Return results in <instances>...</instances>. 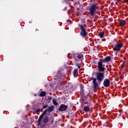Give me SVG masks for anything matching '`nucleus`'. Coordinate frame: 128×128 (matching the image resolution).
I'll return each instance as SVG.
<instances>
[{
    "label": "nucleus",
    "instance_id": "nucleus-1",
    "mask_svg": "<svg viewBox=\"0 0 128 128\" xmlns=\"http://www.w3.org/2000/svg\"><path fill=\"white\" fill-rule=\"evenodd\" d=\"M104 60L99 59L98 62L97 68L98 72H96V80H98L99 84H102V82L104 80V72L106 70V68L104 67L106 66L104 65Z\"/></svg>",
    "mask_w": 128,
    "mask_h": 128
},
{
    "label": "nucleus",
    "instance_id": "nucleus-2",
    "mask_svg": "<svg viewBox=\"0 0 128 128\" xmlns=\"http://www.w3.org/2000/svg\"><path fill=\"white\" fill-rule=\"evenodd\" d=\"M98 3H94L90 5L89 8V14L92 16H96V8H98Z\"/></svg>",
    "mask_w": 128,
    "mask_h": 128
},
{
    "label": "nucleus",
    "instance_id": "nucleus-3",
    "mask_svg": "<svg viewBox=\"0 0 128 128\" xmlns=\"http://www.w3.org/2000/svg\"><path fill=\"white\" fill-rule=\"evenodd\" d=\"M78 26L80 28V30H81L80 36H81L84 38L86 36H88V32L86 31V28H84L82 24H79Z\"/></svg>",
    "mask_w": 128,
    "mask_h": 128
},
{
    "label": "nucleus",
    "instance_id": "nucleus-4",
    "mask_svg": "<svg viewBox=\"0 0 128 128\" xmlns=\"http://www.w3.org/2000/svg\"><path fill=\"white\" fill-rule=\"evenodd\" d=\"M91 80H93V88H94V90H96V88H100V83L99 82L98 83L96 82V78H94V76H92Z\"/></svg>",
    "mask_w": 128,
    "mask_h": 128
},
{
    "label": "nucleus",
    "instance_id": "nucleus-5",
    "mask_svg": "<svg viewBox=\"0 0 128 128\" xmlns=\"http://www.w3.org/2000/svg\"><path fill=\"white\" fill-rule=\"evenodd\" d=\"M48 112V109L45 110L42 114L40 116L38 120V125L40 126V124L42 122V120L44 118V116H46V112Z\"/></svg>",
    "mask_w": 128,
    "mask_h": 128
},
{
    "label": "nucleus",
    "instance_id": "nucleus-6",
    "mask_svg": "<svg viewBox=\"0 0 128 128\" xmlns=\"http://www.w3.org/2000/svg\"><path fill=\"white\" fill-rule=\"evenodd\" d=\"M122 43L116 44L114 45V47L112 46L113 50L114 52H120V48L123 46Z\"/></svg>",
    "mask_w": 128,
    "mask_h": 128
},
{
    "label": "nucleus",
    "instance_id": "nucleus-7",
    "mask_svg": "<svg viewBox=\"0 0 128 128\" xmlns=\"http://www.w3.org/2000/svg\"><path fill=\"white\" fill-rule=\"evenodd\" d=\"M68 107L66 105L64 104H62L60 105V106L58 107V110L59 112H66V110H68Z\"/></svg>",
    "mask_w": 128,
    "mask_h": 128
},
{
    "label": "nucleus",
    "instance_id": "nucleus-8",
    "mask_svg": "<svg viewBox=\"0 0 128 128\" xmlns=\"http://www.w3.org/2000/svg\"><path fill=\"white\" fill-rule=\"evenodd\" d=\"M103 86H105V88H108L110 86V80L108 78L104 79L103 82Z\"/></svg>",
    "mask_w": 128,
    "mask_h": 128
},
{
    "label": "nucleus",
    "instance_id": "nucleus-9",
    "mask_svg": "<svg viewBox=\"0 0 128 128\" xmlns=\"http://www.w3.org/2000/svg\"><path fill=\"white\" fill-rule=\"evenodd\" d=\"M119 25L120 26H126V21L124 20H122L119 22Z\"/></svg>",
    "mask_w": 128,
    "mask_h": 128
},
{
    "label": "nucleus",
    "instance_id": "nucleus-10",
    "mask_svg": "<svg viewBox=\"0 0 128 128\" xmlns=\"http://www.w3.org/2000/svg\"><path fill=\"white\" fill-rule=\"evenodd\" d=\"M47 110H48V112L50 114V112H54V106H52L48 107L47 108Z\"/></svg>",
    "mask_w": 128,
    "mask_h": 128
},
{
    "label": "nucleus",
    "instance_id": "nucleus-11",
    "mask_svg": "<svg viewBox=\"0 0 128 128\" xmlns=\"http://www.w3.org/2000/svg\"><path fill=\"white\" fill-rule=\"evenodd\" d=\"M90 106H85L83 108V110H84V112H88L90 111Z\"/></svg>",
    "mask_w": 128,
    "mask_h": 128
},
{
    "label": "nucleus",
    "instance_id": "nucleus-12",
    "mask_svg": "<svg viewBox=\"0 0 128 128\" xmlns=\"http://www.w3.org/2000/svg\"><path fill=\"white\" fill-rule=\"evenodd\" d=\"M73 74L74 78H78V70L74 69L73 72Z\"/></svg>",
    "mask_w": 128,
    "mask_h": 128
},
{
    "label": "nucleus",
    "instance_id": "nucleus-13",
    "mask_svg": "<svg viewBox=\"0 0 128 128\" xmlns=\"http://www.w3.org/2000/svg\"><path fill=\"white\" fill-rule=\"evenodd\" d=\"M50 118H48V116H46L43 120V124H48V122Z\"/></svg>",
    "mask_w": 128,
    "mask_h": 128
},
{
    "label": "nucleus",
    "instance_id": "nucleus-14",
    "mask_svg": "<svg viewBox=\"0 0 128 128\" xmlns=\"http://www.w3.org/2000/svg\"><path fill=\"white\" fill-rule=\"evenodd\" d=\"M46 92L42 91L40 92V94H39V96L42 98L44 96H46Z\"/></svg>",
    "mask_w": 128,
    "mask_h": 128
},
{
    "label": "nucleus",
    "instance_id": "nucleus-15",
    "mask_svg": "<svg viewBox=\"0 0 128 128\" xmlns=\"http://www.w3.org/2000/svg\"><path fill=\"white\" fill-rule=\"evenodd\" d=\"M111 58H112V57H110V56H108L105 58L104 60H106V62H110Z\"/></svg>",
    "mask_w": 128,
    "mask_h": 128
},
{
    "label": "nucleus",
    "instance_id": "nucleus-16",
    "mask_svg": "<svg viewBox=\"0 0 128 128\" xmlns=\"http://www.w3.org/2000/svg\"><path fill=\"white\" fill-rule=\"evenodd\" d=\"M104 32H100L99 33V36L100 38H104Z\"/></svg>",
    "mask_w": 128,
    "mask_h": 128
},
{
    "label": "nucleus",
    "instance_id": "nucleus-17",
    "mask_svg": "<svg viewBox=\"0 0 128 128\" xmlns=\"http://www.w3.org/2000/svg\"><path fill=\"white\" fill-rule=\"evenodd\" d=\"M52 104L54 106H58V103L56 102V100L54 98L52 99Z\"/></svg>",
    "mask_w": 128,
    "mask_h": 128
},
{
    "label": "nucleus",
    "instance_id": "nucleus-18",
    "mask_svg": "<svg viewBox=\"0 0 128 128\" xmlns=\"http://www.w3.org/2000/svg\"><path fill=\"white\" fill-rule=\"evenodd\" d=\"M64 2L66 4H70V2H72V0H64Z\"/></svg>",
    "mask_w": 128,
    "mask_h": 128
},
{
    "label": "nucleus",
    "instance_id": "nucleus-19",
    "mask_svg": "<svg viewBox=\"0 0 128 128\" xmlns=\"http://www.w3.org/2000/svg\"><path fill=\"white\" fill-rule=\"evenodd\" d=\"M77 58H78V60H82V58H84V54H78L77 56Z\"/></svg>",
    "mask_w": 128,
    "mask_h": 128
},
{
    "label": "nucleus",
    "instance_id": "nucleus-20",
    "mask_svg": "<svg viewBox=\"0 0 128 128\" xmlns=\"http://www.w3.org/2000/svg\"><path fill=\"white\" fill-rule=\"evenodd\" d=\"M80 94L82 96H84V90H80Z\"/></svg>",
    "mask_w": 128,
    "mask_h": 128
},
{
    "label": "nucleus",
    "instance_id": "nucleus-21",
    "mask_svg": "<svg viewBox=\"0 0 128 128\" xmlns=\"http://www.w3.org/2000/svg\"><path fill=\"white\" fill-rule=\"evenodd\" d=\"M84 85L82 84H80V90H84Z\"/></svg>",
    "mask_w": 128,
    "mask_h": 128
},
{
    "label": "nucleus",
    "instance_id": "nucleus-22",
    "mask_svg": "<svg viewBox=\"0 0 128 128\" xmlns=\"http://www.w3.org/2000/svg\"><path fill=\"white\" fill-rule=\"evenodd\" d=\"M125 66H126V62L124 61H123L122 64L121 66L122 68H124Z\"/></svg>",
    "mask_w": 128,
    "mask_h": 128
},
{
    "label": "nucleus",
    "instance_id": "nucleus-23",
    "mask_svg": "<svg viewBox=\"0 0 128 128\" xmlns=\"http://www.w3.org/2000/svg\"><path fill=\"white\" fill-rule=\"evenodd\" d=\"M36 114H38V112H40V108H38L35 110Z\"/></svg>",
    "mask_w": 128,
    "mask_h": 128
},
{
    "label": "nucleus",
    "instance_id": "nucleus-24",
    "mask_svg": "<svg viewBox=\"0 0 128 128\" xmlns=\"http://www.w3.org/2000/svg\"><path fill=\"white\" fill-rule=\"evenodd\" d=\"M76 66L78 67V68H80V64L78 63H77L76 64Z\"/></svg>",
    "mask_w": 128,
    "mask_h": 128
},
{
    "label": "nucleus",
    "instance_id": "nucleus-25",
    "mask_svg": "<svg viewBox=\"0 0 128 128\" xmlns=\"http://www.w3.org/2000/svg\"><path fill=\"white\" fill-rule=\"evenodd\" d=\"M48 98L49 102H50V100H52V97L51 96H48Z\"/></svg>",
    "mask_w": 128,
    "mask_h": 128
},
{
    "label": "nucleus",
    "instance_id": "nucleus-26",
    "mask_svg": "<svg viewBox=\"0 0 128 128\" xmlns=\"http://www.w3.org/2000/svg\"><path fill=\"white\" fill-rule=\"evenodd\" d=\"M48 104H46V105L44 104V105L43 106L42 108H48Z\"/></svg>",
    "mask_w": 128,
    "mask_h": 128
},
{
    "label": "nucleus",
    "instance_id": "nucleus-27",
    "mask_svg": "<svg viewBox=\"0 0 128 128\" xmlns=\"http://www.w3.org/2000/svg\"><path fill=\"white\" fill-rule=\"evenodd\" d=\"M128 4V0H124V2H123L124 4Z\"/></svg>",
    "mask_w": 128,
    "mask_h": 128
},
{
    "label": "nucleus",
    "instance_id": "nucleus-28",
    "mask_svg": "<svg viewBox=\"0 0 128 128\" xmlns=\"http://www.w3.org/2000/svg\"><path fill=\"white\" fill-rule=\"evenodd\" d=\"M116 2H116V4H118V2H120V0H116Z\"/></svg>",
    "mask_w": 128,
    "mask_h": 128
},
{
    "label": "nucleus",
    "instance_id": "nucleus-29",
    "mask_svg": "<svg viewBox=\"0 0 128 128\" xmlns=\"http://www.w3.org/2000/svg\"><path fill=\"white\" fill-rule=\"evenodd\" d=\"M121 116H122V114H119V118H121Z\"/></svg>",
    "mask_w": 128,
    "mask_h": 128
},
{
    "label": "nucleus",
    "instance_id": "nucleus-30",
    "mask_svg": "<svg viewBox=\"0 0 128 128\" xmlns=\"http://www.w3.org/2000/svg\"><path fill=\"white\" fill-rule=\"evenodd\" d=\"M64 10H66V8L65 7L64 9Z\"/></svg>",
    "mask_w": 128,
    "mask_h": 128
},
{
    "label": "nucleus",
    "instance_id": "nucleus-31",
    "mask_svg": "<svg viewBox=\"0 0 128 128\" xmlns=\"http://www.w3.org/2000/svg\"><path fill=\"white\" fill-rule=\"evenodd\" d=\"M104 72H108V70L106 69V70L104 71Z\"/></svg>",
    "mask_w": 128,
    "mask_h": 128
},
{
    "label": "nucleus",
    "instance_id": "nucleus-32",
    "mask_svg": "<svg viewBox=\"0 0 128 128\" xmlns=\"http://www.w3.org/2000/svg\"><path fill=\"white\" fill-rule=\"evenodd\" d=\"M36 32H38V30L36 29Z\"/></svg>",
    "mask_w": 128,
    "mask_h": 128
},
{
    "label": "nucleus",
    "instance_id": "nucleus-33",
    "mask_svg": "<svg viewBox=\"0 0 128 128\" xmlns=\"http://www.w3.org/2000/svg\"><path fill=\"white\" fill-rule=\"evenodd\" d=\"M74 6H76V3H74Z\"/></svg>",
    "mask_w": 128,
    "mask_h": 128
}]
</instances>
